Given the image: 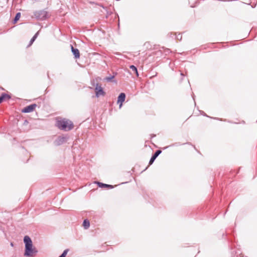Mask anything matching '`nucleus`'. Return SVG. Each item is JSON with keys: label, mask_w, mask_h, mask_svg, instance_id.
<instances>
[{"label": "nucleus", "mask_w": 257, "mask_h": 257, "mask_svg": "<svg viewBox=\"0 0 257 257\" xmlns=\"http://www.w3.org/2000/svg\"><path fill=\"white\" fill-rule=\"evenodd\" d=\"M71 50L75 58H79L80 57L79 51L77 49H75L71 46Z\"/></svg>", "instance_id": "nucleus-7"}, {"label": "nucleus", "mask_w": 257, "mask_h": 257, "mask_svg": "<svg viewBox=\"0 0 257 257\" xmlns=\"http://www.w3.org/2000/svg\"><path fill=\"white\" fill-rule=\"evenodd\" d=\"M21 17V13H18L14 20V23L16 24Z\"/></svg>", "instance_id": "nucleus-11"}, {"label": "nucleus", "mask_w": 257, "mask_h": 257, "mask_svg": "<svg viewBox=\"0 0 257 257\" xmlns=\"http://www.w3.org/2000/svg\"><path fill=\"white\" fill-rule=\"evenodd\" d=\"M38 35V32H37L34 36V37L31 39V41H30V44L28 46H31L33 43L35 41V39L37 38V36Z\"/></svg>", "instance_id": "nucleus-12"}, {"label": "nucleus", "mask_w": 257, "mask_h": 257, "mask_svg": "<svg viewBox=\"0 0 257 257\" xmlns=\"http://www.w3.org/2000/svg\"><path fill=\"white\" fill-rule=\"evenodd\" d=\"M36 106L37 105L36 104H31L24 108L22 110V112L24 113H29L32 112L35 109Z\"/></svg>", "instance_id": "nucleus-3"}, {"label": "nucleus", "mask_w": 257, "mask_h": 257, "mask_svg": "<svg viewBox=\"0 0 257 257\" xmlns=\"http://www.w3.org/2000/svg\"><path fill=\"white\" fill-rule=\"evenodd\" d=\"M90 223L88 220L85 219L82 225H89Z\"/></svg>", "instance_id": "nucleus-15"}, {"label": "nucleus", "mask_w": 257, "mask_h": 257, "mask_svg": "<svg viewBox=\"0 0 257 257\" xmlns=\"http://www.w3.org/2000/svg\"><path fill=\"white\" fill-rule=\"evenodd\" d=\"M24 241L25 244V246L32 244V241L28 236H25L24 237Z\"/></svg>", "instance_id": "nucleus-8"}, {"label": "nucleus", "mask_w": 257, "mask_h": 257, "mask_svg": "<svg viewBox=\"0 0 257 257\" xmlns=\"http://www.w3.org/2000/svg\"><path fill=\"white\" fill-rule=\"evenodd\" d=\"M156 158H155V157H154L153 156L152 157L150 161V162H149V164L150 165H151L153 164V163L154 162V161H155V160L156 159Z\"/></svg>", "instance_id": "nucleus-16"}, {"label": "nucleus", "mask_w": 257, "mask_h": 257, "mask_svg": "<svg viewBox=\"0 0 257 257\" xmlns=\"http://www.w3.org/2000/svg\"><path fill=\"white\" fill-rule=\"evenodd\" d=\"M56 126L59 129L65 131H68L74 127L72 122L66 118L58 117L56 118Z\"/></svg>", "instance_id": "nucleus-1"}, {"label": "nucleus", "mask_w": 257, "mask_h": 257, "mask_svg": "<svg viewBox=\"0 0 257 257\" xmlns=\"http://www.w3.org/2000/svg\"><path fill=\"white\" fill-rule=\"evenodd\" d=\"M95 183L97 184L100 188H106L107 189H112L113 188L112 185L103 184L99 182H95Z\"/></svg>", "instance_id": "nucleus-6"}, {"label": "nucleus", "mask_w": 257, "mask_h": 257, "mask_svg": "<svg viewBox=\"0 0 257 257\" xmlns=\"http://www.w3.org/2000/svg\"><path fill=\"white\" fill-rule=\"evenodd\" d=\"M84 227V229L86 230L88 229L90 226H83Z\"/></svg>", "instance_id": "nucleus-18"}, {"label": "nucleus", "mask_w": 257, "mask_h": 257, "mask_svg": "<svg viewBox=\"0 0 257 257\" xmlns=\"http://www.w3.org/2000/svg\"><path fill=\"white\" fill-rule=\"evenodd\" d=\"M95 92L96 96L97 97H99L100 96H103L105 94V92L103 90L102 88L98 84H97L95 87Z\"/></svg>", "instance_id": "nucleus-4"}, {"label": "nucleus", "mask_w": 257, "mask_h": 257, "mask_svg": "<svg viewBox=\"0 0 257 257\" xmlns=\"http://www.w3.org/2000/svg\"><path fill=\"white\" fill-rule=\"evenodd\" d=\"M161 152L162 151L161 150H157L153 156L156 158L161 153Z\"/></svg>", "instance_id": "nucleus-13"}, {"label": "nucleus", "mask_w": 257, "mask_h": 257, "mask_svg": "<svg viewBox=\"0 0 257 257\" xmlns=\"http://www.w3.org/2000/svg\"><path fill=\"white\" fill-rule=\"evenodd\" d=\"M10 98L9 95L4 93L0 96V103H1L4 100H8Z\"/></svg>", "instance_id": "nucleus-9"}, {"label": "nucleus", "mask_w": 257, "mask_h": 257, "mask_svg": "<svg viewBox=\"0 0 257 257\" xmlns=\"http://www.w3.org/2000/svg\"><path fill=\"white\" fill-rule=\"evenodd\" d=\"M125 95L123 93H121L118 97L117 103H120L119 107H121L122 102L124 101Z\"/></svg>", "instance_id": "nucleus-5"}, {"label": "nucleus", "mask_w": 257, "mask_h": 257, "mask_svg": "<svg viewBox=\"0 0 257 257\" xmlns=\"http://www.w3.org/2000/svg\"><path fill=\"white\" fill-rule=\"evenodd\" d=\"M176 38L178 40H181V39L182 38V35L181 34H178V35H177V36H176Z\"/></svg>", "instance_id": "nucleus-17"}, {"label": "nucleus", "mask_w": 257, "mask_h": 257, "mask_svg": "<svg viewBox=\"0 0 257 257\" xmlns=\"http://www.w3.org/2000/svg\"><path fill=\"white\" fill-rule=\"evenodd\" d=\"M105 79L107 81H110L111 80V78L110 77H106Z\"/></svg>", "instance_id": "nucleus-19"}, {"label": "nucleus", "mask_w": 257, "mask_h": 257, "mask_svg": "<svg viewBox=\"0 0 257 257\" xmlns=\"http://www.w3.org/2000/svg\"><path fill=\"white\" fill-rule=\"evenodd\" d=\"M130 68L134 72V73L136 74L137 76L138 77L139 73H138V70H137V68H136V67L134 65H131L130 66Z\"/></svg>", "instance_id": "nucleus-10"}, {"label": "nucleus", "mask_w": 257, "mask_h": 257, "mask_svg": "<svg viewBox=\"0 0 257 257\" xmlns=\"http://www.w3.org/2000/svg\"><path fill=\"white\" fill-rule=\"evenodd\" d=\"M68 251V249H65L63 251V252L59 256V257H65V256L66 255Z\"/></svg>", "instance_id": "nucleus-14"}, {"label": "nucleus", "mask_w": 257, "mask_h": 257, "mask_svg": "<svg viewBox=\"0 0 257 257\" xmlns=\"http://www.w3.org/2000/svg\"><path fill=\"white\" fill-rule=\"evenodd\" d=\"M37 252L35 248H33V244L25 246V256H32L33 254Z\"/></svg>", "instance_id": "nucleus-2"}]
</instances>
